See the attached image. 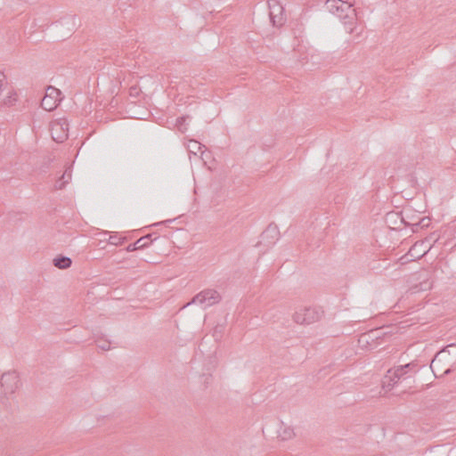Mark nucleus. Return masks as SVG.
<instances>
[{
  "mask_svg": "<svg viewBox=\"0 0 456 456\" xmlns=\"http://www.w3.org/2000/svg\"><path fill=\"white\" fill-rule=\"evenodd\" d=\"M353 4L347 0H326L325 7L332 14L338 16L344 25L346 32L360 37L362 28H358L357 18L354 10L352 9Z\"/></svg>",
  "mask_w": 456,
  "mask_h": 456,
  "instance_id": "f257e3e1",
  "label": "nucleus"
},
{
  "mask_svg": "<svg viewBox=\"0 0 456 456\" xmlns=\"http://www.w3.org/2000/svg\"><path fill=\"white\" fill-rule=\"evenodd\" d=\"M430 368L436 377L438 372H442L441 375L449 374L456 368V346L450 345L438 352L432 360Z\"/></svg>",
  "mask_w": 456,
  "mask_h": 456,
  "instance_id": "f03ea898",
  "label": "nucleus"
},
{
  "mask_svg": "<svg viewBox=\"0 0 456 456\" xmlns=\"http://www.w3.org/2000/svg\"><path fill=\"white\" fill-rule=\"evenodd\" d=\"M322 315V312L317 307H302L294 314L293 319L298 324H312L318 322Z\"/></svg>",
  "mask_w": 456,
  "mask_h": 456,
  "instance_id": "7ed1b4c3",
  "label": "nucleus"
},
{
  "mask_svg": "<svg viewBox=\"0 0 456 456\" xmlns=\"http://www.w3.org/2000/svg\"><path fill=\"white\" fill-rule=\"evenodd\" d=\"M69 123L67 118L54 119L51 124V134L57 142H62L68 138Z\"/></svg>",
  "mask_w": 456,
  "mask_h": 456,
  "instance_id": "20e7f679",
  "label": "nucleus"
},
{
  "mask_svg": "<svg viewBox=\"0 0 456 456\" xmlns=\"http://www.w3.org/2000/svg\"><path fill=\"white\" fill-rule=\"evenodd\" d=\"M220 298L221 297L217 291L213 289H207L197 294L192 298V300L187 304V305L191 304H198L203 307H208L219 302Z\"/></svg>",
  "mask_w": 456,
  "mask_h": 456,
  "instance_id": "39448f33",
  "label": "nucleus"
},
{
  "mask_svg": "<svg viewBox=\"0 0 456 456\" xmlns=\"http://www.w3.org/2000/svg\"><path fill=\"white\" fill-rule=\"evenodd\" d=\"M61 91L53 86H48L41 106L47 111L53 110L61 102Z\"/></svg>",
  "mask_w": 456,
  "mask_h": 456,
  "instance_id": "423d86ee",
  "label": "nucleus"
},
{
  "mask_svg": "<svg viewBox=\"0 0 456 456\" xmlns=\"http://www.w3.org/2000/svg\"><path fill=\"white\" fill-rule=\"evenodd\" d=\"M270 20L273 26H281L284 21V8L277 0L268 2Z\"/></svg>",
  "mask_w": 456,
  "mask_h": 456,
  "instance_id": "0eeeda50",
  "label": "nucleus"
},
{
  "mask_svg": "<svg viewBox=\"0 0 456 456\" xmlns=\"http://www.w3.org/2000/svg\"><path fill=\"white\" fill-rule=\"evenodd\" d=\"M0 383L5 394H12L18 387V374L15 371L5 372L2 375Z\"/></svg>",
  "mask_w": 456,
  "mask_h": 456,
  "instance_id": "6e6552de",
  "label": "nucleus"
},
{
  "mask_svg": "<svg viewBox=\"0 0 456 456\" xmlns=\"http://www.w3.org/2000/svg\"><path fill=\"white\" fill-rule=\"evenodd\" d=\"M418 280H419V284L413 286L411 288L412 293H417L419 291H426L431 289L432 282L429 281V277L428 273H423L419 274Z\"/></svg>",
  "mask_w": 456,
  "mask_h": 456,
  "instance_id": "1a4fd4ad",
  "label": "nucleus"
},
{
  "mask_svg": "<svg viewBox=\"0 0 456 456\" xmlns=\"http://www.w3.org/2000/svg\"><path fill=\"white\" fill-rule=\"evenodd\" d=\"M430 249L424 240L417 241L409 250V254L414 257H420L426 255Z\"/></svg>",
  "mask_w": 456,
  "mask_h": 456,
  "instance_id": "9d476101",
  "label": "nucleus"
},
{
  "mask_svg": "<svg viewBox=\"0 0 456 456\" xmlns=\"http://www.w3.org/2000/svg\"><path fill=\"white\" fill-rule=\"evenodd\" d=\"M151 235H146L138 239L134 243L129 244L126 250L127 252H133L141 248H146L151 243Z\"/></svg>",
  "mask_w": 456,
  "mask_h": 456,
  "instance_id": "9b49d317",
  "label": "nucleus"
},
{
  "mask_svg": "<svg viewBox=\"0 0 456 456\" xmlns=\"http://www.w3.org/2000/svg\"><path fill=\"white\" fill-rule=\"evenodd\" d=\"M399 380L400 379H397V378H395V375L392 371V370H388L387 373L383 379L382 387L383 388L389 391L398 383Z\"/></svg>",
  "mask_w": 456,
  "mask_h": 456,
  "instance_id": "f8f14e48",
  "label": "nucleus"
},
{
  "mask_svg": "<svg viewBox=\"0 0 456 456\" xmlns=\"http://www.w3.org/2000/svg\"><path fill=\"white\" fill-rule=\"evenodd\" d=\"M278 437L281 440H289L291 439L295 433L291 427L285 425L284 423H281L280 427L277 430Z\"/></svg>",
  "mask_w": 456,
  "mask_h": 456,
  "instance_id": "ddd939ff",
  "label": "nucleus"
},
{
  "mask_svg": "<svg viewBox=\"0 0 456 456\" xmlns=\"http://www.w3.org/2000/svg\"><path fill=\"white\" fill-rule=\"evenodd\" d=\"M18 100L17 93L13 89H10L7 92L6 96L1 102V107H12Z\"/></svg>",
  "mask_w": 456,
  "mask_h": 456,
  "instance_id": "4468645a",
  "label": "nucleus"
},
{
  "mask_svg": "<svg viewBox=\"0 0 456 456\" xmlns=\"http://www.w3.org/2000/svg\"><path fill=\"white\" fill-rule=\"evenodd\" d=\"M204 148H205V145L201 144L200 142H199L198 141H195V140H190L187 144V149H188L189 153L195 155V156L198 154V152H200L201 154H203Z\"/></svg>",
  "mask_w": 456,
  "mask_h": 456,
  "instance_id": "2eb2a0df",
  "label": "nucleus"
},
{
  "mask_svg": "<svg viewBox=\"0 0 456 456\" xmlns=\"http://www.w3.org/2000/svg\"><path fill=\"white\" fill-rule=\"evenodd\" d=\"M72 264V260L64 256H59L53 259V265L55 267L59 269H67L69 268Z\"/></svg>",
  "mask_w": 456,
  "mask_h": 456,
  "instance_id": "dca6fc26",
  "label": "nucleus"
},
{
  "mask_svg": "<svg viewBox=\"0 0 456 456\" xmlns=\"http://www.w3.org/2000/svg\"><path fill=\"white\" fill-rule=\"evenodd\" d=\"M413 366H415V363L412 362L406 363L404 365H400V366H398L395 369H391V370L395 373V378H397V379H404V376L407 373V370Z\"/></svg>",
  "mask_w": 456,
  "mask_h": 456,
  "instance_id": "f3484780",
  "label": "nucleus"
},
{
  "mask_svg": "<svg viewBox=\"0 0 456 456\" xmlns=\"http://www.w3.org/2000/svg\"><path fill=\"white\" fill-rule=\"evenodd\" d=\"M71 180V168L68 167L62 174L61 177L56 182L55 188L61 190L66 183Z\"/></svg>",
  "mask_w": 456,
  "mask_h": 456,
  "instance_id": "a211bd4d",
  "label": "nucleus"
},
{
  "mask_svg": "<svg viewBox=\"0 0 456 456\" xmlns=\"http://www.w3.org/2000/svg\"><path fill=\"white\" fill-rule=\"evenodd\" d=\"M97 347L103 351H107L110 349V342L104 338H98L96 340Z\"/></svg>",
  "mask_w": 456,
  "mask_h": 456,
  "instance_id": "6ab92c4d",
  "label": "nucleus"
},
{
  "mask_svg": "<svg viewBox=\"0 0 456 456\" xmlns=\"http://www.w3.org/2000/svg\"><path fill=\"white\" fill-rule=\"evenodd\" d=\"M108 241L111 245L118 246V245H120L123 243L124 238H121V237L118 236L117 234H113V235H110Z\"/></svg>",
  "mask_w": 456,
  "mask_h": 456,
  "instance_id": "aec40b11",
  "label": "nucleus"
},
{
  "mask_svg": "<svg viewBox=\"0 0 456 456\" xmlns=\"http://www.w3.org/2000/svg\"><path fill=\"white\" fill-rule=\"evenodd\" d=\"M186 119L187 118L186 117H180L176 119V126L178 127L179 131L181 132H185V130L187 129L186 127Z\"/></svg>",
  "mask_w": 456,
  "mask_h": 456,
  "instance_id": "412c9836",
  "label": "nucleus"
},
{
  "mask_svg": "<svg viewBox=\"0 0 456 456\" xmlns=\"http://www.w3.org/2000/svg\"><path fill=\"white\" fill-rule=\"evenodd\" d=\"M276 233L275 228L268 227L262 234V239L264 240L270 234Z\"/></svg>",
  "mask_w": 456,
  "mask_h": 456,
  "instance_id": "4be33fe9",
  "label": "nucleus"
},
{
  "mask_svg": "<svg viewBox=\"0 0 456 456\" xmlns=\"http://www.w3.org/2000/svg\"><path fill=\"white\" fill-rule=\"evenodd\" d=\"M137 94H138V92H137V88L136 87H131L130 88V94L131 95H135Z\"/></svg>",
  "mask_w": 456,
  "mask_h": 456,
  "instance_id": "5701e85b",
  "label": "nucleus"
}]
</instances>
